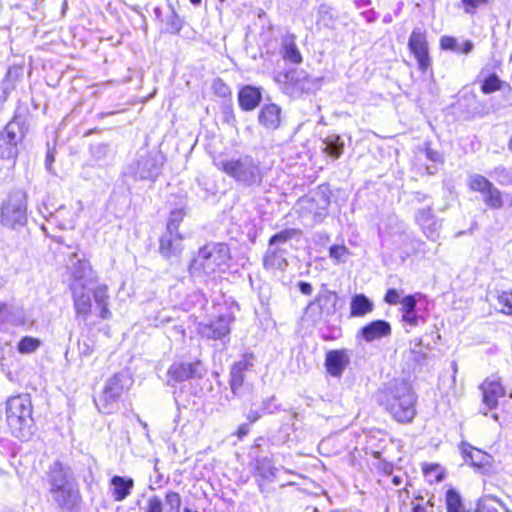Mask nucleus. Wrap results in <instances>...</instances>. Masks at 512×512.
I'll list each match as a JSON object with an SVG mask.
<instances>
[{
  "mask_svg": "<svg viewBox=\"0 0 512 512\" xmlns=\"http://www.w3.org/2000/svg\"><path fill=\"white\" fill-rule=\"evenodd\" d=\"M254 365V355L253 354H244L242 358L237 361L232 367L240 371L241 373H245L249 368Z\"/></svg>",
  "mask_w": 512,
  "mask_h": 512,
  "instance_id": "49",
  "label": "nucleus"
},
{
  "mask_svg": "<svg viewBox=\"0 0 512 512\" xmlns=\"http://www.w3.org/2000/svg\"><path fill=\"white\" fill-rule=\"evenodd\" d=\"M380 405L398 422L409 423L416 415V396L405 381H395L379 397Z\"/></svg>",
  "mask_w": 512,
  "mask_h": 512,
  "instance_id": "2",
  "label": "nucleus"
},
{
  "mask_svg": "<svg viewBox=\"0 0 512 512\" xmlns=\"http://www.w3.org/2000/svg\"><path fill=\"white\" fill-rule=\"evenodd\" d=\"M460 43L456 38L450 36H443L440 39V46L444 50H451L453 52H460Z\"/></svg>",
  "mask_w": 512,
  "mask_h": 512,
  "instance_id": "51",
  "label": "nucleus"
},
{
  "mask_svg": "<svg viewBox=\"0 0 512 512\" xmlns=\"http://www.w3.org/2000/svg\"><path fill=\"white\" fill-rule=\"evenodd\" d=\"M483 200L487 206L494 209H499L503 206L501 193L494 185L483 194Z\"/></svg>",
  "mask_w": 512,
  "mask_h": 512,
  "instance_id": "33",
  "label": "nucleus"
},
{
  "mask_svg": "<svg viewBox=\"0 0 512 512\" xmlns=\"http://www.w3.org/2000/svg\"><path fill=\"white\" fill-rule=\"evenodd\" d=\"M166 502L172 509H179L181 497L177 492L171 491L166 494Z\"/></svg>",
  "mask_w": 512,
  "mask_h": 512,
  "instance_id": "54",
  "label": "nucleus"
},
{
  "mask_svg": "<svg viewBox=\"0 0 512 512\" xmlns=\"http://www.w3.org/2000/svg\"><path fill=\"white\" fill-rule=\"evenodd\" d=\"M500 500L491 495H484L479 498L475 512H498L496 505Z\"/></svg>",
  "mask_w": 512,
  "mask_h": 512,
  "instance_id": "35",
  "label": "nucleus"
},
{
  "mask_svg": "<svg viewBox=\"0 0 512 512\" xmlns=\"http://www.w3.org/2000/svg\"><path fill=\"white\" fill-rule=\"evenodd\" d=\"M298 288L300 292L304 295H311L313 288L312 285L308 282L300 281L298 283Z\"/></svg>",
  "mask_w": 512,
  "mask_h": 512,
  "instance_id": "58",
  "label": "nucleus"
},
{
  "mask_svg": "<svg viewBox=\"0 0 512 512\" xmlns=\"http://www.w3.org/2000/svg\"><path fill=\"white\" fill-rule=\"evenodd\" d=\"M206 374L201 361L188 362H174L168 369V384L184 382L190 379H202Z\"/></svg>",
  "mask_w": 512,
  "mask_h": 512,
  "instance_id": "11",
  "label": "nucleus"
},
{
  "mask_svg": "<svg viewBox=\"0 0 512 512\" xmlns=\"http://www.w3.org/2000/svg\"><path fill=\"white\" fill-rule=\"evenodd\" d=\"M415 218L417 224L428 239L436 241L439 238L441 224L433 214L431 206L418 210Z\"/></svg>",
  "mask_w": 512,
  "mask_h": 512,
  "instance_id": "19",
  "label": "nucleus"
},
{
  "mask_svg": "<svg viewBox=\"0 0 512 512\" xmlns=\"http://www.w3.org/2000/svg\"><path fill=\"white\" fill-rule=\"evenodd\" d=\"M501 88V80L496 74H491L482 83L481 91L484 94L493 93Z\"/></svg>",
  "mask_w": 512,
  "mask_h": 512,
  "instance_id": "43",
  "label": "nucleus"
},
{
  "mask_svg": "<svg viewBox=\"0 0 512 512\" xmlns=\"http://www.w3.org/2000/svg\"><path fill=\"white\" fill-rule=\"evenodd\" d=\"M257 468L258 470H264L265 472H263V476H267V473H270L271 475H273V472H272V465H271V461L268 459V458H263L261 460H258L257 461Z\"/></svg>",
  "mask_w": 512,
  "mask_h": 512,
  "instance_id": "57",
  "label": "nucleus"
},
{
  "mask_svg": "<svg viewBox=\"0 0 512 512\" xmlns=\"http://www.w3.org/2000/svg\"><path fill=\"white\" fill-rule=\"evenodd\" d=\"M215 165L244 187L260 186L263 181L260 162L251 155L220 160Z\"/></svg>",
  "mask_w": 512,
  "mask_h": 512,
  "instance_id": "3",
  "label": "nucleus"
},
{
  "mask_svg": "<svg viewBox=\"0 0 512 512\" xmlns=\"http://www.w3.org/2000/svg\"><path fill=\"white\" fill-rule=\"evenodd\" d=\"M212 88L221 97H227L231 93L229 87L221 79H216L213 82Z\"/></svg>",
  "mask_w": 512,
  "mask_h": 512,
  "instance_id": "52",
  "label": "nucleus"
},
{
  "mask_svg": "<svg viewBox=\"0 0 512 512\" xmlns=\"http://www.w3.org/2000/svg\"><path fill=\"white\" fill-rule=\"evenodd\" d=\"M497 300L501 307L500 311L506 315H512V291L501 292Z\"/></svg>",
  "mask_w": 512,
  "mask_h": 512,
  "instance_id": "44",
  "label": "nucleus"
},
{
  "mask_svg": "<svg viewBox=\"0 0 512 512\" xmlns=\"http://www.w3.org/2000/svg\"><path fill=\"white\" fill-rule=\"evenodd\" d=\"M54 161V156L51 152H48L47 155H46V160H45V164H46V168L48 170L51 169V165H52V162Z\"/></svg>",
  "mask_w": 512,
  "mask_h": 512,
  "instance_id": "62",
  "label": "nucleus"
},
{
  "mask_svg": "<svg viewBox=\"0 0 512 512\" xmlns=\"http://www.w3.org/2000/svg\"><path fill=\"white\" fill-rule=\"evenodd\" d=\"M408 46L417 59L419 69L426 71L430 66V58L425 35L420 29H414L409 37Z\"/></svg>",
  "mask_w": 512,
  "mask_h": 512,
  "instance_id": "17",
  "label": "nucleus"
},
{
  "mask_svg": "<svg viewBox=\"0 0 512 512\" xmlns=\"http://www.w3.org/2000/svg\"><path fill=\"white\" fill-rule=\"evenodd\" d=\"M350 360L351 353L348 350H330L325 357L326 370L331 376L340 378L349 366Z\"/></svg>",
  "mask_w": 512,
  "mask_h": 512,
  "instance_id": "16",
  "label": "nucleus"
},
{
  "mask_svg": "<svg viewBox=\"0 0 512 512\" xmlns=\"http://www.w3.org/2000/svg\"><path fill=\"white\" fill-rule=\"evenodd\" d=\"M245 379V373H241L235 368H231L230 371V388L234 395H238L240 389L243 386Z\"/></svg>",
  "mask_w": 512,
  "mask_h": 512,
  "instance_id": "41",
  "label": "nucleus"
},
{
  "mask_svg": "<svg viewBox=\"0 0 512 512\" xmlns=\"http://www.w3.org/2000/svg\"><path fill=\"white\" fill-rule=\"evenodd\" d=\"M419 296L420 294L407 295L401 299L400 304L402 314L416 311L417 297Z\"/></svg>",
  "mask_w": 512,
  "mask_h": 512,
  "instance_id": "47",
  "label": "nucleus"
},
{
  "mask_svg": "<svg viewBox=\"0 0 512 512\" xmlns=\"http://www.w3.org/2000/svg\"><path fill=\"white\" fill-rule=\"evenodd\" d=\"M301 236L302 231L296 228H286L271 236L263 256L264 268L266 270L284 271L288 266L287 250L284 245L293 239H299Z\"/></svg>",
  "mask_w": 512,
  "mask_h": 512,
  "instance_id": "5",
  "label": "nucleus"
},
{
  "mask_svg": "<svg viewBox=\"0 0 512 512\" xmlns=\"http://www.w3.org/2000/svg\"><path fill=\"white\" fill-rule=\"evenodd\" d=\"M182 28V21L180 17L175 13L174 10L167 17L166 29L171 34H178Z\"/></svg>",
  "mask_w": 512,
  "mask_h": 512,
  "instance_id": "45",
  "label": "nucleus"
},
{
  "mask_svg": "<svg viewBox=\"0 0 512 512\" xmlns=\"http://www.w3.org/2000/svg\"><path fill=\"white\" fill-rule=\"evenodd\" d=\"M462 453L470 460L471 464L477 468H484L490 465V455L469 444H462Z\"/></svg>",
  "mask_w": 512,
  "mask_h": 512,
  "instance_id": "27",
  "label": "nucleus"
},
{
  "mask_svg": "<svg viewBox=\"0 0 512 512\" xmlns=\"http://www.w3.org/2000/svg\"><path fill=\"white\" fill-rule=\"evenodd\" d=\"M259 124L267 130H276L281 124V108L274 104H265L258 114Z\"/></svg>",
  "mask_w": 512,
  "mask_h": 512,
  "instance_id": "23",
  "label": "nucleus"
},
{
  "mask_svg": "<svg viewBox=\"0 0 512 512\" xmlns=\"http://www.w3.org/2000/svg\"><path fill=\"white\" fill-rule=\"evenodd\" d=\"M111 485V494L113 499L117 502H121L130 495L131 490L134 487V481L132 478L114 476L111 478Z\"/></svg>",
  "mask_w": 512,
  "mask_h": 512,
  "instance_id": "25",
  "label": "nucleus"
},
{
  "mask_svg": "<svg viewBox=\"0 0 512 512\" xmlns=\"http://www.w3.org/2000/svg\"><path fill=\"white\" fill-rule=\"evenodd\" d=\"M299 207L303 217L311 216L315 223L323 221L327 215L329 199L319 195L315 197H304L299 200Z\"/></svg>",
  "mask_w": 512,
  "mask_h": 512,
  "instance_id": "14",
  "label": "nucleus"
},
{
  "mask_svg": "<svg viewBox=\"0 0 512 512\" xmlns=\"http://www.w3.org/2000/svg\"><path fill=\"white\" fill-rule=\"evenodd\" d=\"M281 54L284 60L290 61L291 63L298 64L302 62V56L293 35L285 36L282 39Z\"/></svg>",
  "mask_w": 512,
  "mask_h": 512,
  "instance_id": "26",
  "label": "nucleus"
},
{
  "mask_svg": "<svg viewBox=\"0 0 512 512\" xmlns=\"http://www.w3.org/2000/svg\"><path fill=\"white\" fill-rule=\"evenodd\" d=\"M384 300L390 305H396L400 303L401 300L399 291L393 288L389 289L385 294Z\"/></svg>",
  "mask_w": 512,
  "mask_h": 512,
  "instance_id": "56",
  "label": "nucleus"
},
{
  "mask_svg": "<svg viewBox=\"0 0 512 512\" xmlns=\"http://www.w3.org/2000/svg\"><path fill=\"white\" fill-rule=\"evenodd\" d=\"M322 150L334 159H338L344 150V142L337 134H330L323 139Z\"/></svg>",
  "mask_w": 512,
  "mask_h": 512,
  "instance_id": "29",
  "label": "nucleus"
},
{
  "mask_svg": "<svg viewBox=\"0 0 512 512\" xmlns=\"http://www.w3.org/2000/svg\"><path fill=\"white\" fill-rule=\"evenodd\" d=\"M373 307V303L363 294H357L351 299L350 308L352 316H364L372 312Z\"/></svg>",
  "mask_w": 512,
  "mask_h": 512,
  "instance_id": "30",
  "label": "nucleus"
},
{
  "mask_svg": "<svg viewBox=\"0 0 512 512\" xmlns=\"http://www.w3.org/2000/svg\"><path fill=\"white\" fill-rule=\"evenodd\" d=\"M413 512H426V508L421 504H416L413 506Z\"/></svg>",
  "mask_w": 512,
  "mask_h": 512,
  "instance_id": "63",
  "label": "nucleus"
},
{
  "mask_svg": "<svg viewBox=\"0 0 512 512\" xmlns=\"http://www.w3.org/2000/svg\"><path fill=\"white\" fill-rule=\"evenodd\" d=\"M48 493L55 508L60 512H72L81 502L79 485L71 467L55 461L46 474Z\"/></svg>",
  "mask_w": 512,
  "mask_h": 512,
  "instance_id": "1",
  "label": "nucleus"
},
{
  "mask_svg": "<svg viewBox=\"0 0 512 512\" xmlns=\"http://www.w3.org/2000/svg\"><path fill=\"white\" fill-rule=\"evenodd\" d=\"M89 285H80L79 283H71V291L73 297V306L78 318L87 320L91 313L92 303L90 297L91 289Z\"/></svg>",
  "mask_w": 512,
  "mask_h": 512,
  "instance_id": "15",
  "label": "nucleus"
},
{
  "mask_svg": "<svg viewBox=\"0 0 512 512\" xmlns=\"http://www.w3.org/2000/svg\"><path fill=\"white\" fill-rule=\"evenodd\" d=\"M260 414L257 411H250L247 414V419L250 423L256 422L260 418Z\"/></svg>",
  "mask_w": 512,
  "mask_h": 512,
  "instance_id": "61",
  "label": "nucleus"
},
{
  "mask_svg": "<svg viewBox=\"0 0 512 512\" xmlns=\"http://www.w3.org/2000/svg\"><path fill=\"white\" fill-rule=\"evenodd\" d=\"M41 345V341L37 338L25 336L17 345L18 352L21 354H30L35 352Z\"/></svg>",
  "mask_w": 512,
  "mask_h": 512,
  "instance_id": "36",
  "label": "nucleus"
},
{
  "mask_svg": "<svg viewBox=\"0 0 512 512\" xmlns=\"http://www.w3.org/2000/svg\"><path fill=\"white\" fill-rule=\"evenodd\" d=\"M285 92L293 97L319 89L318 79L311 78L304 70H290L283 75Z\"/></svg>",
  "mask_w": 512,
  "mask_h": 512,
  "instance_id": "10",
  "label": "nucleus"
},
{
  "mask_svg": "<svg viewBox=\"0 0 512 512\" xmlns=\"http://www.w3.org/2000/svg\"><path fill=\"white\" fill-rule=\"evenodd\" d=\"M493 184L486 179L484 176L480 174H474L471 175L469 178V186L472 190L478 191L482 193H486V191L492 186Z\"/></svg>",
  "mask_w": 512,
  "mask_h": 512,
  "instance_id": "37",
  "label": "nucleus"
},
{
  "mask_svg": "<svg viewBox=\"0 0 512 512\" xmlns=\"http://www.w3.org/2000/svg\"><path fill=\"white\" fill-rule=\"evenodd\" d=\"M423 470L426 476H433L437 482H440L443 479V474L440 471L439 465H430L425 467Z\"/></svg>",
  "mask_w": 512,
  "mask_h": 512,
  "instance_id": "55",
  "label": "nucleus"
},
{
  "mask_svg": "<svg viewBox=\"0 0 512 512\" xmlns=\"http://www.w3.org/2000/svg\"><path fill=\"white\" fill-rule=\"evenodd\" d=\"M466 13L473 14L479 8L487 6L490 0H461Z\"/></svg>",
  "mask_w": 512,
  "mask_h": 512,
  "instance_id": "50",
  "label": "nucleus"
},
{
  "mask_svg": "<svg viewBox=\"0 0 512 512\" xmlns=\"http://www.w3.org/2000/svg\"><path fill=\"white\" fill-rule=\"evenodd\" d=\"M460 52L464 54H469L473 50V43L470 40H466L463 43H460Z\"/></svg>",
  "mask_w": 512,
  "mask_h": 512,
  "instance_id": "59",
  "label": "nucleus"
},
{
  "mask_svg": "<svg viewBox=\"0 0 512 512\" xmlns=\"http://www.w3.org/2000/svg\"><path fill=\"white\" fill-rule=\"evenodd\" d=\"M499 506H501L505 512H512L502 501L499 502Z\"/></svg>",
  "mask_w": 512,
  "mask_h": 512,
  "instance_id": "64",
  "label": "nucleus"
},
{
  "mask_svg": "<svg viewBox=\"0 0 512 512\" xmlns=\"http://www.w3.org/2000/svg\"><path fill=\"white\" fill-rule=\"evenodd\" d=\"M90 152L94 159L100 161L108 156L109 146L104 143H97L90 147Z\"/></svg>",
  "mask_w": 512,
  "mask_h": 512,
  "instance_id": "48",
  "label": "nucleus"
},
{
  "mask_svg": "<svg viewBox=\"0 0 512 512\" xmlns=\"http://www.w3.org/2000/svg\"><path fill=\"white\" fill-rule=\"evenodd\" d=\"M6 421L15 437L19 439L30 437L33 418L29 395H17L7 400Z\"/></svg>",
  "mask_w": 512,
  "mask_h": 512,
  "instance_id": "4",
  "label": "nucleus"
},
{
  "mask_svg": "<svg viewBox=\"0 0 512 512\" xmlns=\"http://www.w3.org/2000/svg\"><path fill=\"white\" fill-rule=\"evenodd\" d=\"M501 185H508L512 183V172L503 166H498L490 174Z\"/></svg>",
  "mask_w": 512,
  "mask_h": 512,
  "instance_id": "42",
  "label": "nucleus"
},
{
  "mask_svg": "<svg viewBox=\"0 0 512 512\" xmlns=\"http://www.w3.org/2000/svg\"><path fill=\"white\" fill-rule=\"evenodd\" d=\"M482 391V401L488 410L494 409L498 405V399L505 395V389L500 380L491 376L488 377L480 386Z\"/></svg>",
  "mask_w": 512,
  "mask_h": 512,
  "instance_id": "18",
  "label": "nucleus"
},
{
  "mask_svg": "<svg viewBox=\"0 0 512 512\" xmlns=\"http://www.w3.org/2000/svg\"><path fill=\"white\" fill-rule=\"evenodd\" d=\"M184 216L185 212L181 208L171 211L167 221L166 231L178 232L179 225L183 221Z\"/></svg>",
  "mask_w": 512,
  "mask_h": 512,
  "instance_id": "40",
  "label": "nucleus"
},
{
  "mask_svg": "<svg viewBox=\"0 0 512 512\" xmlns=\"http://www.w3.org/2000/svg\"><path fill=\"white\" fill-rule=\"evenodd\" d=\"M261 91L253 86H244L238 93L239 105L243 110L255 109L261 101Z\"/></svg>",
  "mask_w": 512,
  "mask_h": 512,
  "instance_id": "24",
  "label": "nucleus"
},
{
  "mask_svg": "<svg viewBox=\"0 0 512 512\" xmlns=\"http://www.w3.org/2000/svg\"><path fill=\"white\" fill-rule=\"evenodd\" d=\"M230 322V316L222 315L209 324L201 326L200 333L208 339H223L230 333Z\"/></svg>",
  "mask_w": 512,
  "mask_h": 512,
  "instance_id": "20",
  "label": "nucleus"
},
{
  "mask_svg": "<svg viewBox=\"0 0 512 512\" xmlns=\"http://www.w3.org/2000/svg\"><path fill=\"white\" fill-rule=\"evenodd\" d=\"M0 136H4L7 138V141L13 145L18 146V143L23 139L24 135L21 131V127L18 122L11 121L9 122Z\"/></svg>",
  "mask_w": 512,
  "mask_h": 512,
  "instance_id": "31",
  "label": "nucleus"
},
{
  "mask_svg": "<svg viewBox=\"0 0 512 512\" xmlns=\"http://www.w3.org/2000/svg\"><path fill=\"white\" fill-rule=\"evenodd\" d=\"M0 322H11L14 325L23 324V315L20 310H17V317L16 314L12 313V311L9 310V307L6 303H0Z\"/></svg>",
  "mask_w": 512,
  "mask_h": 512,
  "instance_id": "34",
  "label": "nucleus"
},
{
  "mask_svg": "<svg viewBox=\"0 0 512 512\" xmlns=\"http://www.w3.org/2000/svg\"><path fill=\"white\" fill-rule=\"evenodd\" d=\"M132 383L131 378L125 373H118L112 376L104 387L101 396L94 402L102 413H112L122 394L127 391Z\"/></svg>",
  "mask_w": 512,
  "mask_h": 512,
  "instance_id": "7",
  "label": "nucleus"
},
{
  "mask_svg": "<svg viewBox=\"0 0 512 512\" xmlns=\"http://www.w3.org/2000/svg\"><path fill=\"white\" fill-rule=\"evenodd\" d=\"M249 433V426L248 424H242L239 426L237 432H236V435L238 436V438H243L244 436H246L247 434Z\"/></svg>",
  "mask_w": 512,
  "mask_h": 512,
  "instance_id": "60",
  "label": "nucleus"
},
{
  "mask_svg": "<svg viewBox=\"0 0 512 512\" xmlns=\"http://www.w3.org/2000/svg\"><path fill=\"white\" fill-rule=\"evenodd\" d=\"M231 259L230 249L224 243H208L198 251L194 266L205 274L224 271Z\"/></svg>",
  "mask_w": 512,
  "mask_h": 512,
  "instance_id": "6",
  "label": "nucleus"
},
{
  "mask_svg": "<svg viewBox=\"0 0 512 512\" xmlns=\"http://www.w3.org/2000/svg\"><path fill=\"white\" fill-rule=\"evenodd\" d=\"M27 204L25 194L15 192L8 196L1 207V223L3 226L15 228L23 226L27 220Z\"/></svg>",
  "mask_w": 512,
  "mask_h": 512,
  "instance_id": "9",
  "label": "nucleus"
},
{
  "mask_svg": "<svg viewBox=\"0 0 512 512\" xmlns=\"http://www.w3.org/2000/svg\"><path fill=\"white\" fill-rule=\"evenodd\" d=\"M162 164L159 154H139L133 166L134 174L139 179L154 181L161 173Z\"/></svg>",
  "mask_w": 512,
  "mask_h": 512,
  "instance_id": "12",
  "label": "nucleus"
},
{
  "mask_svg": "<svg viewBox=\"0 0 512 512\" xmlns=\"http://www.w3.org/2000/svg\"><path fill=\"white\" fill-rule=\"evenodd\" d=\"M160 253L166 258L177 257L182 247V237L178 232L166 231L160 238Z\"/></svg>",
  "mask_w": 512,
  "mask_h": 512,
  "instance_id": "22",
  "label": "nucleus"
},
{
  "mask_svg": "<svg viewBox=\"0 0 512 512\" xmlns=\"http://www.w3.org/2000/svg\"><path fill=\"white\" fill-rule=\"evenodd\" d=\"M447 512H466L461 495L453 488L446 492Z\"/></svg>",
  "mask_w": 512,
  "mask_h": 512,
  "instance_id": "32",
  "label": "nucleus"
},
{
  "mask_svg": "<svg viewBox=\"0 0 512 512\" xmlns=\"http://www.w3.org/2000/svg\"><path fill=\"white\" fill-rule=\"evenodd\" d=\"M93 297L96 305L100 309L99 316L102 319H110L112 316L111 311L108 308V288L106 285H98L93 290Z\"/></svg>",
  "mask_w": 512,
  "mask_h": 512,
  "instance_id": "28",
  "label": "nucleus"
},
{
  "mask_svg": "<svg viewBox=\"0 0 512 512\" xmlns=\"http://www.w3.org/2000/svg\"><path fill=\"white\" fill-rule=\"evenodd\" d=\"M402 322L404 323V327L407 333L416 326L425 322V319L420 316L417 311L407 312L402 314Z\"/></svg>",
  "mask_w": 512,
  "mask_h": 512,
  "instance_id": "39",
  "label": "nucleus"
},
{
  "mask_svg": "<svg viewBox=\"0 0 512 512\" xmlns=\"http://www.w3.org/2000/svg\"><path fill=\"white\" fill-rule=\"evenodd\" d=\"M67 269L73 278L72 283L80 285H90L95 282L96 278L91 269L89 262L79 258L77 253H73L69 259Z\"/></svg>",
  "mask_w": 512,
  "mask_h": 512,
  "instance_id": "13",
  "label": "nucleus"
},
{
  "mask_svg": "<svg viewBox=\"0 0 512 512\" xmlns=\"http://www.w3.org/2000/svg\"><path fill=\"white\" fill-rule=\"evenodd\" d=\"M146 512H163L162 501L158 496L149 498Z\"/></svg>",
  "mask_w": 512,
  "mask_h": 512,
  "instance_id": "53",
  "label": "nucleus"
},
{
  "mask_svg": "<svg viewBox=\"0 0 512 512\" xmlns=\"http://www.w3.org/2000/svg\"><path fill=\"white\" fill-rule=\"evenodd\" d=\"M18 153V147L7 141V138L0 136V158L1 159H15Z\"/></svg>",
  "mask_w": 512,
  "mask_h": 512,
  "instance_id": "38",
  "label": "nucleus"
},
{
  "mask_svg": "<svg viewBox=\"0 0 512 512\" xmlns=\"http://www.w3.org/2000/svg\"><path fill=\"white\" fill-rule=\"evenodd\" d=\"M350 252L347 247L343 245H333L329 249V255L337 262H345Z\"/></svg>",
  "mask_w": 512,
  "mask_h": 512,
  "instance_id": "46",
  "label": "nucleus"
},
{
  "mask_svg": "<svg viewBox=\"0 0 512 512\" xmlns=\"http://www.w3.org/2000/svg\"><path fill=\"white\" fill-rule=\"evenodd\" d=\"M338 295L322 286L317 296L306 307V314L314 323L328 322L337 311Z\"/></svg>",
  "mask_w": 512,
  "mask_h": 512,
  "instance_id": "8",
  "label": "nucleus"
},
{
  "mask_svg": "<svg viewBox=\"0 0 512 512\" xmlns=\"http://www.w3.org/2000/svg\"><path fill=\"white\" fill-rule=\"evenodd\" d=\"M392 329L389 322L385 320H375L363 326L359 334L366 342L370 343L391 335Z\"/></svg>",
  "mask_w": 512,
  "mask_h": 512,
  "instance_id": "21",
  "label": "nucleus"
}]
</instances>
